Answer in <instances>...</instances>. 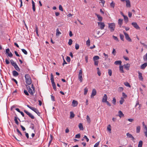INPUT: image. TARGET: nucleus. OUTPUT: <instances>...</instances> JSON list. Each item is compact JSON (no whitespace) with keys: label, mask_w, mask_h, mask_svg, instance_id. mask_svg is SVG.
<instances>
[{"label":"nucleus","mask_w":147,"mask_h":147,"mask_svg":"<svg viewBox=\"0 0 147 147\" xmlns=\"http://www.w3.org/2000/svg\"><path fill=\"white\" fill-rule=\"evenodd\" d=\"M25 77L26 83L28 85L32 83V80L29 75L28 74H26Z\"/></svg>","instance_id":"1"},{"label":"nucleus","mask_w":147,"mask_h":147,"mask_svg":"<svg viewBox=\"0 0 147 147\" xmlns=\"http://www.w3.org/2000/svg\"><path fill=\"white\" fill-rule=\"evenodd\" d=\"M108 28L109 29L110 31L111 32H113L115 30V24L114 23H109L108 24Z\"/></svg>","instance_id":"2"},{"label":"nucleus","mask_w":147,"mask_h":147,"mask_svg":"<svg viewBox=\"0 0 147 147\" xmlns=\"http://www.w3.org/2000/svg\"><path fill=\"white\" fill-rule=\"evenodd\" d=\"M27 107L30 109H31L35 112L39 116H40V113H39L37 109H36L34 107L30 106L29 105H27Z\"/></svg>","instance_id":"3"},{"label":"nucleus","mask_w":147,"mask_h":147,"mask_svg":"<svg viewBox=\"0 0 147 147\" xmlns=\"http://www.w3.org/2000/svg\"><path fill=\"white\" fill-rule=\"evenodd\" d=\"M82 69H80L79 70L78 73V79L80 80V82H82L83 81V78L82 77Z\"/></svg>","instance_id":"4"},{"label":"nucleus","mask_w":147,"mask_h":147,"mask_svg":"<svg viewBox=\"0 0 147 147\" xmlns=\"http://www.w3.org/2000/svg\"><path fill=\"white\" fill-rule=\"evenodd\" d=\"M123 33L125 36V38L126 40L129 42H131V39L129 37V35L127 33L125 32L124 31H123Z\"/></svg>","instance_id":"5"},{"label":"nucleus","mask_w":147,"mask_h":147,"mask_svg":"<svg viewBox=\"0 0 147 147\" xmlns=\"http://www.w3.org/2000/svg\"><path fill=\"white\" fill-rule=\"evenodd\" d=\"M98 25L101 30H103L105 27V25L104 22H98Z\"/></svg>","instance_id":"6"},{"label":"nucleus","mask_w":147,"mask_h":147,"mask_svg":"<svg viewBox=\"0 0 147 147\" xmlns=\"http://www.w3.org/2000/svg\"><path fill=\"white\" fill-rule=\"evenodd\" d=\"M5 52L9 57H12L13 54L10 51L9 49V48H7L6 49Z\"/></svg>","instance_id":"7"},{"label":"nucleus","mask_w":147,"mask_h":147,"mask_svg":"<svg viewBox=\"0 0 147 147\" xmlns=\"http://www.w3.org/2000/svg\"><path fill=\"white\" fill-rule=\"evenodd\" d=\"M131 25L134 27L137 30L140 29V27L136 22H133L131 23Z\"/></svg>","instance_id":"8"},{"label":"nucleus","mask_w":147,"mask_h":147,"mask_svg":"<svg viewBox=\"0 0 147 147\" xmlns=\"http://www.w3.org/2000/svg\"><path fill=\"white\" fill-rule=\"evenodd\" d=\"M24 112L26 113L29 117H30L32 119H34V116L32 115L31 113L28 112L26 110H24Z\"/></svg>","instance_id":"9"},{"label":"nucleus","mask_w":147,"mask_h":147,"mask_svg":"<svg viewBox=\"0 0 147 147\" xmlns=\"http://www.w3.org/2000/svg\"><path fill=\"white\" fill-rule=\"evenodd\" d=\"M51 81L53 87L54 86H55L56 85L54 82L53 76L52 73L51 74Z\"/></svg>","instance_id":"10"},{"label":"nucleus","mask_w":147,"mask_h":147,"mask_svg":"<svg viewBox=\"0 0 147 147\" xmlns=\"http://www.w3.org/2000/svg\"><path fill=\"white\" fill-rule=\"evenodd\" d=\"M96 92L95 89H93L92 90V93L91 94L90 97L91 98H93L94 96L96 95Z\"/></svg>","instance_id":"11"},{"label":"nucleus","mask_w":147,"mask_h":147,"mask_svg":"<svg viewBox=\"0 0 147 147\" xmlns=\"http://www.w3.org/2000/svg\"><path fill=\"white\" fill-rule=\"evenodd\" d=\"M126 136L128 138H131V140L133 141H134L135 139V138L133 136L129 133H127L126 134Z\"/></svg>","instance_id":"12"},{"label":"nucleus","mask_w":147,"mask_h":147,"mask_svg":"<svg viewBox=\"0 0 147 147\" xmlns=\"http://www.w3.org/2000/svg\"><path fill=\"white\" fill-rule=\"evenodd\" d=\"M107 96L106 94H105L103 97L102 102H105L107 100Z\"/></svg>","instance_id":"13"},{"label":"nucleus","mask_w":147,"mask_h":147,"mask_svg":"<svg viewBox=\"0 0 147 147\" xmlns=\"http://www.w3.org/2000/svg\"><path fill=\"white\" fill-rule=\"evenodd\" d=\"M95 15L96 16H97L98 18V21L100 22H101L102 20V17L100 16V15L96 13H95Z\"/></svg>","instance_id":"14"},{"label":"nucleus","mask_w":147,"mask_h":147,"mask_svg":"<svg viewBox=\"0 0 147 147\" xmlns=\"http://www.w3.org/2000/svg\"><path fill=\"white\" fill-rule=\"evenodd\" d=\"M126 3V7H131L130 2L129 0H125Z\"/></svg>","instance_id":"15"},{"label":"nucleus","mask_w":147,"mask_h":147,"mask_svg":"<svg viewBox=\"0 0 147 147\" xmlns=\"http://www.w3.org/2000/svg\"><path fill=\"white\" fill-rule=\"evenodd\" d=\"M78 102L77 101L75 100H73L72 102V105L74 107H76L78 104Z\"/></svg>","instance_id":"16"},{"label":"nucleus","mask_w":147,"mask_h":147,"mask_svg":"<svg viewBox=\"0 0 147 147\" xmlns=\"http://www.w3.org/2000/svg\"><path fill=\"white\" fill-rule=\"evenodd\" d=\"M123 20L122 19H119L118 20V24L119 25V27L120 28L121 27V26L123 24Z\"/></svg>","instance_id":"17"},{"label":"nucleus","mask_w":147,"mask_h":147,"mask_svg":"<svg viewBox=\"0 0 147 147\" xmlns=\"http://www.w3.org/2000/svg\"><path fill=\"white\" fill-rule=\"evenodd\" d=\"M138 73L139 75L138 77L139 79L141 80H142L143 78L142 76V74L139 71H138Z\"/></svg>","instance_id":"18"},{"label":"nucleus","mask_w":147,"mask_h":147,"mask_svg":"<svg viewBox=\"0 0 147 147\" xmlns=\"http://www.w3.org/2000/svg\"><path fill=\"white\" fill-rule=\"evenodd\" d=\"M147 66V63H145L143 64H142L140 67V68L141 69H144Z\"/></svg>","instance_id":"19"},{"label":"nucleus","mask_w":147,"mask_h":147,"mask_svg":"<svg viewBox=\"0 0 147 147\" xmlns=\"http://www.w3.org/2000/svg\"><path fill=\"white\" fill-rule=\"evenodd\" d=\"M13 75L15 77L19 75L18 73L16 71L14 70L12 71Z\"/></svg>","instance_id":"20"},{"label":"nucleus","mask_w":147,"mask_h":147,"mask_svg":"<svg viewBox=\"0 0 147 147\" xmlns=\"http://www.w3.org/2000/svg\"><path fill=\"white\" fill-rule=\"evenodd\" d=\"M18 120L20 121V119H19L18 118L17 116H15L14 117V120L15 121V123L17 125H18L19 122L18 121Z\"/></svg>","instance_id":"21"},{"label":"nucleus","mask_w":147,"mask_h":147,"mask_svg":"<svg viewBox=\"0 0 147 147\" xmlns=\"http://www.w3.org/2000/svg\"><path fill=\"white\" fill-rule=\"evenodd\" d=\"M118 113L119 116L120 117H124V115L121 111H119L118 112Z\"/></svg>","instance_id":"22"},{"label":"nucleus","mask_w":147,"mask_h":147,"mask_svg":"<svg viewBox=\"0 0 147 147\" xmlns=\"http://www.w3.org/2000/svg\"><path fill=\"white\" fill-rule=\"evenodd\" d=\"M78 127L80 130H84L83 127L82 123H79Z\"/></svg>","instance_id":"23"},{"label":"nucleus","mask_w":147,"mask_h":147,"mask_svg":"<svg viewBox=\"0 0 147 147\" xmlns=\"http://www.w3.org/2000/svg\"><path fill=\"white\" fill-rule=\"evenodd\" d=\"M32 9L34 11H35V3L33 1V0L32 1Z\"/></svg>","instance_id":"24"},{"label":"nucleus","mask_w":147,"mask_h":147,"mask_svg":"<svg viewBox=\"0 0 147 147\" xmlns=\"http://www.w3.org/2000/svg\"><path fill=\"white\" fill-rule=\"evenodd\" d=\"M121 63H122V62H121V61H115L114 63V64L115 65H121Z\"/></svg>","instance_id":"25"},{"label":"nucleus","mask_w":147,"mask_h":147,"mask_svg":"<svg viewBox=\"0 0 147 147\" xmlns=\"http://www.w3.org/2000/svg\"><path fill=\"white\" fill-rule=\"evenodd\" d=\"M124 17V20L125 21L126 23H127L128 22V18L127 16H125Z\"/></svg>","instance_id":"26"},{"label":"nucleus","mask_w":147,"mask_h":147,"mask_svg":"<svg viewBox=\"0 0 147 147\" xmlns=\"http://www.w3.org/2000/svg\"><path fill=\"white\" fill-rule=\"evenodd\" d=\"M130 67L129 64H127L124 65V67L126 69H127L128 70L129 68Z\"/></svg>","instance_id":"27"},{"label":"nucleus","mask_w":147,"mask_h":147,"mask_svg":"<svg viewBox=\"0 0 147 147\" xmlns=\"http://www.w3.org/2000/svg\"><path fill=\"white\" fill-rule=\"evenodd\" d=\"M61 34V33L59 31V28H57L56 29V35L57 36H58Z\"/></svg>","instance_id":"28"},{"label":"nucleus","mask_w":147,"mask_h":147,"mask_svg":"<svg viewBox=\"0 0 147 147\" xmlns=\"http://www.w3.org/2000/svg\"><path fill=\"white\" fill-rule=\"evenodd\" d=\"M141 127L140 126H138L136 127V132L137 133H139L140 132Z\"/></svg>","instance_id":"29"},{"label":"nucleus","mask_w":147,"mask_h":147,"mask_svg":"<svg viewBox=\"0 0 147 147\" xmlns=\"http://www.w3.org/2000/svg\"><path fill=\"white\" fill-rule=\"evenodd\" d=\"M15 69L17 70L18 71H20V69L18 65L16 64V65L14 66Z\"/></svg>","instance_id":"30"},{"label":"nucleus","mask_w":147,"mask_h":147,"mask_svg":"<svg viewBox=\"0 0 147 147\" xmlns=\"http://www.w3.org/2000/svg\"><path fill=\"white\" fill-rule=\"evenodd\" d=\"M29 93L31 94L32 95H33L34 94V91H33L32 89H30V90H29L28 91Z\"/></svg>","instance_id":"31"},{"label":"nucleus","mask_w":147,"mask_h":147,"mask_svg":"<svg viewBox=\"0 0 147 147\" xmlns=\"http://www.w3.org/2000/svg\"><path fill=\"white\" fill-rule=\"evenodd\" d=\"M70 118L71 119L74 117L75 115L72 112H70Z\"/></svg>","instance_id":"32"},{"label":"nucleus","mask_w":147,"mask_h":147,"mask_svg":"<svg viewBox=\"0 0 147 147\" xmlns=\"http://www.w3.org/2000/svg\"><path fill=\"white\" fill-rule=\"evenodd\" d=\"M99 57L98 56H95L93 57V60L94 61H96L99 59Z\"/></svg>","instance_id":"33"},{"label":"nucleus","mask_w":147,"mask_h":147,"mask_svg":"<svg viewBox=\"0 0 147 147\" xmlns=\"http://www.w3.org/2000/svg\"><path fill=\"white\" fill-rule=\"evenodd\" d=\"M143 144V142L142 140L140 141L138 143V147H142Z\"/></svg>","instance_id":"34"},{"label":"nucleus","mask_w":147,"mask_h":147,"mask_svg":"<svg viewBox=\"0 0 147 147\" xmlns=\"http://www.w3.org/2000/svg\"><path fill=\"white\" fill-rule=\"evenodd\" d=\"M10 61L11 65L13 66L17 64L12 59Z\"/></svg>","instance_id":"35"},{"label":"nucleus","mask_w":147,"mask_h":147,"mask_svg":"<svg viewBox=\"0 0 147 147\" xmlns=\"http://www.w3.org/2000/svg\"><path fill=\"white\" fill-rule=\"evenodd\" d=\"M107 129L109 131L110 133H111V129L110 125L109 124L108 125V126L107 127Z\"/></svg>","instance_id":"36"},{"label":"nucleus","mask_w":147,"mask_h":147,"mask_svg":"<svg viewBox=\"0 0 147 147\" xmlns=\"http://www.w3.org/2000/svg\"><path fill=\"white\" fill-rule=\"evenodd\" d=\"M143 60L147 62V53L143 56Z\"/></svg>","instance_id":"37"},{"label":"nucleus","mask_w":147,"mask_h":147,"mask_svg":"<svg viewBox=\"0 0 147 147\" xmlns=\"http://www.w3.org/2000/svg\"><path fill=\"white\" fill-rule=\"evenodd\" d=\"M124 101V98L123 97H121V98L120 100L119 101L120 104L121 105L122 104Z\"/></svg>","instance_id":"38"},{"label":"nucleus","mask_w":147,"mask_h":147,"mask_svg":"<svg viewBox=\"0 0 147 147\" xmlns=\"http://www.w3.org/2000/svg\"><path fill=\"white\" fill-rule=\"evenodd\" d=\"M124 85L126 86L131 87V86L129 83L127 82H125L124 83Z\"/></svg>","instance_id":"39"},{"label":"nucleus","mask_w":147,"mask_h":147,"mask_svg":"<svg viewBox=\"0 0 147 147\" xmlns=\"http://www.w3.org/2000/svg\"><path fill=\"white\" fill-rule=\"evenodd\" d=\"M120 37V39L122 41H124V36L123 35L121 34H120L119 35Z\"/></svg>","instance_id":"40"},{"label":"nucleus","mask_w":147,"mask_h":147,"mask_svg":"<svg viewBox=\"0 0 147 147\" xmlns=\"http://www.w3.org/2000/svg\"><path fill=\"white\" fill-rule=\"evenodd\" d=\"M119 70L121 73H123L124 72L123 70V66H120Z\"/></svg>","instance_id":"41"},{"label":"nucleus","mask_w":147,"mask_h":147,"mask_svg":"<svg viewBox=\"0 0 147 147\" xmlns=\"http://www.w3.org/2000/svg\"><path fill=\"white\" fill-rule=\"evenodd\" d=\"M86 45L88 46H90V40L89 38L86 41Z\"/></svg>","instance_id":"42"},{"label":"nucleus","mask_w":147,"mask_h":147,"mask_svg":"<svg viewBox=\"0 0 147 147\" xmlns=\"http://www.w3.org/2000/svg\"><path fill=\"white\" fill-rule=\"evenodd\" d=\"M17 131L20 134V136L21 138L22 137V135L21 133V132L19 131V129L18 128L16 129Z\"/></svg>","instance_id":"43"},{"label":"nucleus","mask_w":147,"mask_h":147,"mask_svg":"<svg viewBox=\"0 0 147 147\" xmlns=\"http://www.w3.org/2000/svg\"><path fill=\"white\" fill-rule=\"evenodd\" d=\"M88 91V89L87 88H86L84 89V94L85 95H86V94L87 93V92Z\"/></svg>","instance_id":"44"},{"label":"nucleus","mask_w":147,"mask_h":147,"mask_svg":"<svg viewBox=\"0 0 147 147\" xmlns=\"http://www.w3.org/2000/svg\"><path fill=\"white\" fill-rule=\"evenodd\" d=\"M86 120H87V121H88V123H90V122L91 121L90 119V117H89V116L88 115L87 116Z\"/></svg>","instance_id":"45"},{"label":"nucleus","mask_w":147,"mask_h":147,"mask_svg":"<svg viewBox=\"0 0 147 147\" xmlns=\"http://www.w3.org/2000/svg\"><path fill=\"white\" fill-rule=\"evenodd\" d=\"M22 52L25 54L27 55L28 54L27 51L24 49H21Z\"/></svg>","instance_id":"46"},{"label":"nucleus","mask_w":147,"mask_h":147,"mask_svg":"<svg viewBox=\"0 0 147 147\" xmlns=\"http://www.w3.org/2000/svg\"><path fill=\"white\" fill-rule=\"evenodd\" d=\"M112 103L114 105H115L116 104V99L115 97L113 98V99L112 101Z\"/></svg>","instance_id":"47"},{"label":"nucleus","mask_w":147,"mask_h":147,"mask_svg":"<svg viewBox=\"0 0 147 147\" xmlns=\"http://www.w3.org/2000/svg\"><path fill=\"white\" fill-rule=\"evenodd\" d=\"M115 5V3H114L113 2H112L111 3H110V6L111 7H113V8H114V7Z\"/></svg>","instance_id":"48"},{"label":"nucleus","mask_w":147,"mask_h":147,"mask_svg":"<svg viewBox=\"0 0 147 147\" xmlns=\"http://www.w3.org/2000/svg\"><path fill=\"white\" fill-rule=\"evenodd\" d=\"M112 37H113V38L115 40H116L117 41H119V39L117 37L113 35V36Z\"/></svg>","instance_id":"49"},{"label":"nucleus","mask_w":147,"mask_h":147,"mask_svg":"<svg viewBox=\"0 0 147 147\" xmlns=\"http://www.w3.org/2000/svg\"><path fill=\"white\" fill-rule=\"evenodd\" d=\"M123 90V88L122 87H120L118 89V91L119 92H121Z\"/></svg>","instance_id":"50"},{"label":"nucleus","mask_w":147,"mask_h":147,"mask_svg":"<svg viewBox=\"0 0 147 147\" xmlns=\"http://www.w3.org/2000/svg\"><path fill=\"white\" fill-rule=\"evenodd\" d=\"M108 74L110 76H111L112 74V71L111 69L108 70Z\"/></svg>","instance_id":"51"},{"label":"nucleus","mask_w":147,"mask_h":147,"mask_svg":"<svg viewBox=\"0 0 147 147\" xmlns=\"http://www.w3.org/2000/svg\"><path fill=\"white\" fill-rule=\"evenodd\" d=\"M75 47L76 49L78 50L79 49V45L78 44L76 43Z\"/></svg>","instance_id":"52"},{"label":"nucleus","mask_w":147,"mask_h":147,"mask_svg":"<svg viewBox=\"0 0 147 147\" xmlns=\"http://www.w3.org/2000/svg\"><path fill=\"white\" fill-rule=\"evenodd\" d=\"M72 40L71 39H70L69 40V41L68 42V44L69 45H71L72 44Z\"/></svg>","instance_id":"53"},{"label":"nucleus","mask_w":147,"mask_h":147,"mask_svg":"<svg viewBox=\"0 0 147 147\" xmlns=\"http://www.w3.org/2000/svg\"><path fill=\"white\" fill-rule=\"evenodd\" d=\"M36 32L37 34V35L38 36H39L38 34V27L36 26Z\"/></svg>","instance_id":"54"},{"label":"nucleus","mask_w":147,"mask_h":147,"mask_svg":"<svg viewBox=\"0 0 147 147\" xmlns=\"http://www.w3.org/2000/svg\"><path fill=\"white\" fill-rule=\"evenodd\" d=\"M116 51L115 50V49H113V51L112 52V53L113 55H115L116 54Z\"/></svg>","instance_id":"55"},{"label":"nucleus","mask_w":147,"mask_h":147,"mask_svg":"<svg viewBox=\"0 0 147 147\" xmlns=\"http://www.w3.org/2000/svg\"><path fill=\"white\" fill-rule=\"evenodd\" d=\"M24 93L26 95H27V96L29 95V94L28 92L26 90H24Z\"/></svg>","instance_id":"56"},{"label":"nucleus","mask_w":147,"mask_h":147,"mask_svg":"<svg viewBox=\"0 0 147 147\" xmlns=\"http://www.w3.org/2000/svg\"><path fill=\"white\" fill-rule=\"evenodd\" d=\"M100 142L96 143L94 146V147H98L99 144Z\"/></svg>","instance_id":"57"},{"label":"nucleus","mask_w":147,"mask_h":147,"mask_svg":"<svg viewBox=\"0 0 147 147\" xmlns=\"http://www.w3.org/2000/svg\"><path fill=\"white\" fill-rule=\"evenodd\" d=\"M59 9L61 11H63V9L62 6L61 5H60L59 6Z\"/></svg>","instance_id":"58"},{"label":"nucleus","mask_w":147,"mask_h":147,"mask_svg":"<svg viewBox=\"0 0 147 147\" xmlns=\"http://www.w3.org/2000/svg\"><path fill=\"white\" fill-rule=\"evenodd\" d=\"M63 63L62 65L63 66L64 65V64H67V63H66V62L65 61V59H64V58L63 56Z\"/></svg>","instance_id":"59"},{"label":"nucleus","mask_w":147,"mask_h":147,"mask_svg":"<svg viewBox=\"0 0 147 147\" xmlns=\"http://www.w3.org/2000/svg\"><path fill=\"white\" fill-rule=\"evenodd\" d=\"M103 55H104L105 57V60H106L108 57V55L106 54L105 53H103Z\"/></svg>","instance_id":"60"},{"label":"nucleus","mask_w":147,"mask_h":147,"mask_svg":"<svg viewBox=\"0 0 147 147\" xmlns=\"http://www.w3.org/2000/svg\"><path fill=\"white\" fill-rule=\"evenodd\" d=\"M80 137V134H76V135L75 138H79Z\"/></svg>","instance_id":"61"},{"label":"nucleus","mask_w":147,"mask_h":147,"mask_svg":"<svg viewBox=\"0 0 147 147\" xmlns=\"http://www.w3.org/2000/svg\"><path fill=\"white\" fill-rule=\"evenodd\" d=\"M66 60L68 62H70L71 60L70 58L69 57L67 56L66 58Z\"/></svg>","instance_id":"62"},{"label":"nucleus","mask_w":147,"mask_h":147,"mask_svg":"<svg viewBox=\"0 0 147 147\" xmlns=\"http://www.w3.org/2000/svg\"><path fill=\"white\" fill-rule=\"evenodd\" d=\"M100 1V3H102V4L103 6L104 5V4L105 3V1L104 0H99Z\"/></svg>","instance_id":"63"},{"label":"nucleus","mask_w":147,"mask_h":147,"mask_svg":"<svg viewBox=\"0 0 147 147\" xmlns=\"http://www.w3.org/2000/svg\"><path fill=\"white\" fill-rule=\"evenodd\" d=\"M94 61V65H98V61Z\"/></svg>","instance_id":"64"}]
</instances>
